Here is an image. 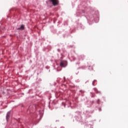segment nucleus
I'll return each mask as SVG.
<instances>
[{
  "mask_svg": "<svg viewBox=\"0 0 128 128\" xmlns=\"http://www.w3.org/2000/svg\"><path fill=\"white\" fill-rule=\"evenodd\" d=\"M94 90L95 92H96V90H96V88H94Z\"/></svg>",
  "mask_w": 128,
  "mask_h": 128,
  "instance_id": "obj_7",
  "label": "nucleus"
},
{
  "mask_svg": "<svg viewBox=\"0 0 128 128\" xmlns=\"http://www.w3.org/2000/svg\"><path fill=\"white\" fill-rule=\"evenodd\" d=\"M29 108H32V110H36V106L34 105L30 106Z\"/></svg>",
  "mask_w": 128,
  "mask_h": 128,
  "instance_id": "obj_5",
  "label": "nucleus"
},
{
  "mask_svg": "<svg viewBox=\"0 0 128 128\" xmlns=\"http://www.w3.org/2000/svg\"><path fill=\"white\" fill-rule=\"evenodd\" d=\"M17 30H24V25H22L20 28H18Z\"/></svg>",
  "mask_w": 128,
  "mask_h": 128,
  "instance_id": "obj_3",
  "label": "nucleus"
},
{
  "mask_svg": "<svg viewBox=\"0 0 128 128\" xmlns=\"http://www.w3.org/2000/svg\"><path fill=\"white\" fill-rule=\"evenodd\" d=\"M60 66L66 68V62L64 61H62L60 63Z\"/></svg>",
  "mask_w": 128,
  "mask_h": 128,
  "instance_id": "obj_2",
  "label": "nucleus"
},
{
  "mask_svg": "<svg viewBox=\"0 0 128 128\" xmlns=\"http://www.w3.org/2000/svg\"><path fill=\"white\" fill-rule=\"evenodd\" d=\"M80 92H82V90H80Z\"/></svg>",
  "mask_w": 128,
  "mask_h": 128,
  "instance_id": "obj_8",
  "label": "nucleus"
},
{
  "mask_svg": "<svg viewBox=\"0 0 128 128\" xmlns=\"http://www.w3.org/2000/svg\"><path fill=\"white\" fill-rule=\"evenodd\" d=\"M10 116V112H8L6 116V118L7 120H8Z\"/></svg>",
  "mask_w": 128,
  "mask_h": 128,
  "instance_id": "obj_4",
  "label": "nucleus"
},
{
  "mask_svg": "<svg viewBox=\"0 0 128 128\" xmlns=\"http://www.w3.org/2000/svg\"><path fill=\"white\" fill-rule=\"evenodd\" d=\"M89 70H94V68H92V66H89Z\"/></svg>",
  "mask_w": 128,
  "mask_h": 128,
  "instance_id": "obj_6",
  "label": "nucleus"
},
{
  "mask_svg": "<svg viewBox=\"0 0 128 128\" xmlns=\"http://www.w3.org/2000/svg\"><path fill=\"white\" fill-rule=\"evenodd\" d=\"M50 2H52L53 6H58V0H49Z\"/></svg>",
  "mask_w": 128,
  "mask_h": 128,
  "instance_id": "obj_1",
  "label": "nucleus"
}]
</instances>
